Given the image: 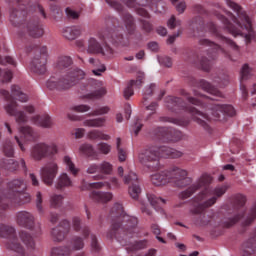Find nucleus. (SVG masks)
I'll list each match as a JSON object with an SVG mask.
<instances>
[{
    "label": "nucleus",
    "instance_id": "f257e3e1",
    "mask_svg": "<svg viewBox=\"0 0 256 256\" xmlns=\"http://www.w3.org/2000/svg\"><path fill=\"white\" fill-rule=\"evenodd\" d=\"M213 178L208 175H202L194 184L179 194L180 199H189L194 193L202 190L195 198L193 208L191 209L192 220L195 225L205 227L209 223H217L224 229H229L233 225H237L243 217H245V202L247 199L241 194L232 196L229 201L224 204L218 213L213 216L205 215V209L213 207L224 193H227L229 187L227 185L211 188Z\"/></svg>",
    "mask_w": 256,
    "mask_h": 256
},
{
    "label": "nucleus",
    "instance_id": "f03ea898",
    "mask_svg": "<svg viewBox=\"0 0 256 256\" xmlns=\"http://www.w3.org/2000/svg\"><path fill=\"white\" fill-rule=\"evenodd\" d=\"M25 19H27V11L25 9L21 11L17 9L11 10L10 22L14 27L22 25V30L19 32L20 43L24 45L25 51L32 55L30 71L34 75H45L47 73V46H42L41 43H35L29 39V37H43L45 31L39 20L32 19L23 24Z\"/></svg>",
    "mask_w": 256,
    "mask_h": 256
},
{
    "label": "nucleus",
    "instance_id": "7ed1b4c3",
    "mask_svg": "<svg viewBox=\"0 0 256 256\" xmlns=\"http://www.w3.org/2000/svg\"><path fill=\"white\" fill-rule=\"evenodd\" d=\"M194 95L195 97H187L188 102L190 105H196V107L206 109V113L197 110L195 107L187 105V103L183 102L181 98L173 96H168L166 98V106L169 111H172V113H181V111H184V113H190L194 121L205 129H209L207 121H211L212 119L214 121H219V119H221V115H228V117H233V115H235V108L232 105L217 104L215 103V99L197 91H194Z\"/></svg>",
    "mask_w": 256,
    "mask_h": 256
},
{
    "label": "nucleus",
    "instance_id": "20e7f679",
    "mask_svg": "<svg viewBox=\"0 0 256 256\" xmlns=\"http://www.w3.org/2000/svg\"><path fill=\"white\" fill-rule=\"evenodd\" d=\"M109 217L112 220V225L107 233L108 239H116L122 245H129V239L132 237H147L149 235L147 232L143 235L139 233V227H137L139 221L136 217L125 214L121 203L113 205Z\"/></svg>",
    "mask_w": 256,
    "mask_h": 256
},
{
    "label": "nucleus",
    "instance_id": "39448f33",
    "mask_svg": "<svg viewBox=\"0 0 256 256\" xmlns=\"http://www.w3.org/2000/svg\"><path fill=\"white\" fill-rule=\"evenodd\" d=\"M226 5L227 7L232 9L234 13H236L238 18L235 17L233 13L225 11L226 15L229 18L225 17L222 14H216L217 19H219V21L223 23L224 28L226 29V31H228V33H231V35H233L234 37L240 35L245 39L246 43H251V40L255 39V31L253 30L251 18H249L247 13L239 4L231 0H226ZM229 19L233 21L234 24L231 23Z\"/></svg>",
    "mask_w": 256,
    "mask_h": 256
},
{
    "label": "nucleus",
    "instance_id": "423d86ee",
    "mask_svg": "<svg viewBox=\"0 0 256 256\" xmlns=\"http://www.w3.org/2000/svg\"><path fill=\"white\" fill-rule=\"evenodd\" d=\"M55 69L58 73H66V75L62 77L51 76L46 82L49 91H69L71 87H75L85 77L83 70L73 67V58L70 56H59L56 60Z\"/></svg>",
    "mask_w": 256,
    "mask_h": 256
},
{
    "label": "nucleus",
    "instance_id": "0eeeda50",
    "mask_svg": "<svg viewBox=\"0 0 256 256\" xmlns=\"http://www.w3.org/2000/svg\"><path fill=\"white\" fill-rule=\"evenodd\" d=\"M161 157L179 159V157H183V152L169 146H147L138 155L139 162L150 171H157L161 167Z\"/></svg>",
    "mask_w": 256,
    "mask_h": 256
},
{
    "label": "nucleus",
    "instance_id": "6e6552de",
    "mask_svg": "<svg viewBox=\"0 0 256 256\" xmlns=\"http://www.w3.org/2000/svg\"><path fill=\"white\" fill-rule=\"evenodd\" d=\"M100 41L105 43L104 48L95 38L91 37L88 40L87 53L90 55H102L106 59L113 57V49L107 45V41L114 45H126L123 34L115 31L111 34L109 30H103L98 33Z\"/></svg>",
    "mask_w": 256,
    "mask_h": 256
},
{
    "label": "nucleus",
    "instance_id": "1a4fd4ad",
    "mask_svg": "<svg viewBox=\"0 0 256 256\" xmlns=\"http://www.w3.org/2000/svg\"><path fill=\"white\" fill-rule=\"evenodd\" d=\"M187 175H189L187 170L173 166L168 170L153 174L151 182L156 187L167 185V183H172L175 187H187V185L192 183L191 178L187 177Z\"/></svg>",
    "mask_w": 256,
    "mask_h": 256
},
{
    "label": "nucleus",
    "instance_id": "9d476101",
    "mask_svg": "<svg viewBox=\"0 0 256 256\" xmlns=\"http://www.w3.org/2000/svg\"><path fill=\"white\" fill-rule=\"evenodd\" d=\"M189 29L193 31L196 37H204L205 33H207L208 31V33H211L213 37L218 39V41H220V43H222L223 45L231 47L232 49H234V51H239V46H237V44H235L233 40L222 36L219 32V28H217V25H215V23L208 22L205 25V23L203 22V17L201 16H196L191 20Z\"/></svg>",
    "mask_w": 256,
    "mask_h": 256
},
{
    "label": "nucleus",
    "instance_id": "9b49d317",
    "mask_svg": "<svg viewBox=\"0 0 256 256\" xmlns=\"http://www.w3.org/2000/svg\"><path fill=\"white\" fill-rule=\"evenodd\" d=\"M199 45H202L203 47H209L207 52V57L203 56L200 59V67L202 71H211V65L212 61H215L219 55H223V57H226V59H230V61H235L231 57V54L227 52L223 47L218 45L217 43L209 40V39H200Z\"/></svg>",
    "mask_w": 256,
    "mask_h": 256
},
{
    "label": "nucleus",
    "instance_id": "f8f14e48",
    "mask_svg": "<svg viewBox=\"0 0 256 256\" xmlns=\"http://www.w3.org/2000/svg\"><path fill=\"white\" fill-rule=\"evenodd\" d=\"M0 237L7 239L6 249L14 251L20 256H26L25 248L23 245H21V243H19V239L17 238L15 227L6 224H0Z\"/></svg>",
    "mask_w": 256,
    "mask_h": 256
},
{
    "label": "nucleus",
    "instance_id": "ddd939ff",
    "mask_svg": "<svg viewBox=\"0 0 256 256\" xmlns=\"http://www.w3.org/2000/svg\"><path fill=\"white\" fill-rule=\"evenodd\" d=\"M57 153H59V150L54 143L47 144L45 142H39L32 146L30 157H32L34 161H43V159L54 157Z\"/></svg>",
    "mask_w": 256,
    "mask_h": 256
},
{
    "label": "nucleus",
    "instance_id": "4468645a",
    "mask_svg": "<svg viewBox=\"0 0 256 256\" xmlns=\"http://www.w3.org/2000/svg\"><path fill=\"white\" fill-rule=\"evenodd\" d=\"M0 95L4 97L5 101H7V105L4 106V109L8 115H11L12 117H15L16 123H27L28 118L25 112L18 110L17 102L9 94V91L0 89Z\"/></svg>",
    "mask_w": 256,
    "mask_h": 256
},
{
    "label": "nucleus",
    "instance_id": "2eb2a0df",
    "mask_svg": "<svg viewBox=\"0 0 256 256\" xmlns=\"http://www.w3.org/2000/svg\"><path fill=\"white\" fill-rule=\"evenodd\" d=\"M105 2L119 13L127 33H129V35H133V33H135V19L133 18V15L127 12L125 7L115 0H105Z\"/></svg>",
    "mask_w": 256,
    "mask_h": 256
},
{
    "label": "nucleus",
    "instance_id": "dca6fc26",
    "mask_svg": "<svg viewBox=\"0 0 256 256\" xmlns=\"http://www.w3.org/2000/svg\"><path fill=\"white\" fill-rule=\"evenodd\" d=\"M82 91H90L87 94L86 99H101L104 95H107V90L103 87V82L95 80L93 78L87 79L82 83Z\"/></svg>",
    "mask_w": 256,
    "mask_h": 256
},
{
    "label": "nucleus",
    "instance_id": "f3484780",
    "mask_svg": "<svg viewBox=\"0 0 256 256\" xmlns=\"http://www.w3.org/2000/svg\"><path fill=\"white\" fill-rule=\"evenodd\" d=\"M16 223L24 229L33 231L35 235H41V224L35 223V216L31 212L20 211L16 214Z\"/></svg>",
    "mask_w": 256,
    "mask_h": 256
},
{
    "label": "nucleus",
    "instance_id": "a211bd4d",
    "mask_svg": "<svg viewBox=\"0 0 256 256\" xmlns=\"http://www.w3.org/2000/svg\"><path fill=\"white\" fill-rule=\"evenodd\" d=\"M154 135L162 143H176L183 139V132L175 128L159 127L154 130Z\"/></svg>",
    "mask_w": 256,
    "mask_h": 256
},
{
    "label": "nucleus",
    "instance_id": "6ab92c4d",
    "mask_svg": "<svg viewBox=\"0 0 256 256\" xmlns=\"http://www.w3.org/2000/svg\"><path fill=\"white\" fill-rule=\"evenodd\" d=\"M31 202V195L29 193L22 191L18 192L12 197H0V211H7L9 209V203H14L15 205H25V203ZM3 213L0 212V217H3Z\"/></svg>",
    "mask_w": 256,
    "mask_h": 256
},
{
    "label": "nucleus",
    "instance_id": "aec40b11",
    "mask_svg": "<svg viewBox=\"0 0 256 256\" xmlns=\"http://www.w3.org/2000/svg\"><path fill=\"white\" fill-rule=\"evenodd\" d=\"M123 182L125 185H130L128 188V193L131 199L137 201L143 191L141 188V183L139 182V176H137L135 172H129L124 176Z\"/></svg>",
    "mask_w": 256,
    "mask_h": 256
},
{
    "label": "nucleus",
    "instance_id": "412c9836",
    "mask_svg": "<svg viewBox=\"0 0 256 256\" xmlns=\"http://www.w3.org/2000/svg\"><path fill=\"white\" fill-rule=\"evenodd\" d=\"M86 173L89 175H95V173H98L94 179H104L107 175H113V164L108 161H102L99 164L94 163L87 168Z\"/></svg>",
    "mask_w": 256,
    "mask_h": 256
},
{
    "label": "nucleus",
    "instance_id": "4be33fe9",
    "mask_svg": "<svg viewBox=\"0 0 256 256\" xmlns=\"http://www.w3.org/2000/svg\"><path fill=\"white\" fill-rule=\"evenodd\" d=\"M58 174H59V165L57 164V162H54V161L48 162L40 170L42 181L48 187H51V185H53Z\"/></svg>",
    "mask_w": 256,
    "mask_h": 256
},
{
    "label": "nucleus",
    "instance_id": "5701e85b",
    "mask_svg": "<svg viewBox=\"0 0 256 256\" xmlns=\"http://www.w3.org/2000/svg\"><path fill=\"white\" fill-rule=\"evenodd\" d=\"M69 231H71V223L68 220L61 221L58 226L51 230V237L54 243H63L67 235H69Z\"/></svg>",
    "mask_w": 256,
    "mask_h": 256
},
{
    "label": "nucleus",
    "instance_id": "b1692460",
    "mask_svg": "<svg viewBox=\"0 0 256 256\" xmlns=\"http://www.w3.org/2000/svg\"><path fill=\"white\" fill-rule=\"evenodd\" d=\"M27 189V184L23 179H14L8 183V194L3 191L2 197H15L17 193H23Z\"/></svg>",
    "mask_w": 256,
    "mask_h": 256
},
{
    "label": "nucleus",
    "instance_id": "393cba45",
    "mask_svg": "<svg viewBox=\"0 0 256 256\" xmlns=\"http://www.w3.org/2000/svg\"><path fill=\"white\" fill-rule=\"evenodd\" d=\"M144 79H145V73L138 72L137 76H136V80H131L124 90L125 99H129V98L133 97V95H135L133 87H137L139 89V87H141V85H143Z\"/></svg>",
    "mask_w": 256,
    "mask_h": 256
},
{
    "label": "nucleus",
    "instance_id": "a878e982",
    "mask_svg": "<svg viewBox=\"0 0 256 256\" xmlns=\"http://www.w3.org/2000/svg\"><path fill=\"white\" fill-rule=\"evenodd\" d=\"M251 77V68L249 67V64H244L242 66L241 72H240V91L242 92L243 99H247V86L243 83V81H247Z\"/></svg>",
    "mask_w": 256,
    "mask_h": 256
},
{
    "label": "nucleus",
    "instance_id": "bb28decb",
    "mask_svg": "<svg viewBox=\"0 0 256 256\" xmlns=\"http://www.w3.org/2000/svg\"><path fill=\"white\" fill-rule=\"evenodd\" d=\"M194 85L196 87H200V89H203V91H206V93H209L210 95H213L214 97H223V93H221V91H219V89L213 87V85H211V83H209L205 79L196 81Z\"/></svg>",
    "mask_w": 256,
    "mask_h": 256
},
{
    "label": "nucleus",
    "instance_id": "cd10ccee",
    "mask_svg": "<svg viewBox=\"0 0 256 256\" xmlns=\"http://www.w3.org/2000/svg\"><path fill=\"white\" fill-rule=\"evenodd\" d=\"M31 122L37 127H43L44 129H49L53 127V120L49 114L36 115L31 118Z\"/></svg>",
    "mask_w": 256,
    "mask_h": 256
},
{
    "label": "nucleus",
    "instance_id": "c85d7f7f",
    "mask_svg": "<svg viewBox=\"0 0 256 256\" xmlns=\"http://www.w3.org/2000/svg\"><path fill=\"white\" fill-rule=\"evenodd\" d=\"M21 139L23 141H37L39 139V133L35 132L31 126H22L19 128Z\"/></svg>",
    "mask_w": 256,
    "mask_h": 256
},
{
    "label": "nucleus",
    "instance_id": "c756f323",
    "mask_svg": "<svg viewBox=\"0 0 256 256\" xmlns=\"http://www.w3.org/2000/svg\"><path fill=\"white\" fill-rule=\"evenodd\" d=\"M90 199H92L96 203H109V201L113 200V193L92 191L90 194Z\"/></svg>",
    "mask_w": 256,
    "mask_h": 256
},
{
    "label": "nucleus",
    "instance_id": "7c9ffc66",
    "mask_svg": "<svg viewBox=\"0 0 256 256\" xmlns=\"http://www.w3.org/2000/svg\"><path fill=\"white\" fill-rule=\"evenodd\" d=\"M73 185V180H71V177H69V174L63 172L61 173L56 181V189L59 191H63L65 189H69Z\"/></svg>",
    "mask_w": 256,
    "mask_h": 256
},
{
    "label": "nucleus",
    "instance_id": "2f4dec72",
    "mask_svg": "<svg viewBox=\"0 0 256 256\" xmlns=\"http://www.w3.org/2000/svg\"><path fill=\"white\" fill-rule=\"evenodd\" d=\"M111 185L113 189H119L120 185L119 180L116 177H112L110 179V183L105 181V182H94L89 184L90 189H102V187H106L107 189H111Z\"/></svg>",
    "mask_w": 256,
    "mask_h": 256
},
{
    "label": "nucleus",
    "instance_id": "473e14b6",
    "mask_svg": "<svg viewBox=\"0 0 256 256\" xmlns=\"http://www.w3.org/2000/svg\"><path fill=\"white\" fill-rule=\"evenodd\" d=\"M123 1L127 5V7H129L130 9H135L136 13L141 17H145V19H149V17H151V15H149V12L137 3V0H123Z\"/></svg>",
    "mask_w": 256,
    "mask_h": 256
},
{
    "label": "nucleus",
    "instance_id": "72a5a7b5",
    "mask_svg": "<svg viewBox=\"0 0 256 256\" xmlns=\"http://www.w3.org/2000/svg\"><path fill=\"white\" fill-rule=\"evenodd\" d=\"M63 37L65 39H68L69 41H73L81 35V27L79 26H72V27H66L62 31Z\"/></svg>",
    "mask_w": 256,
    "mask_h": 256
},
{
    "label": "nucleus",
    "instance_id": "f704fd0d",
    "mask_svg": "<svg viewBox=\"0 0 256 256\" xmlns=\"http://www.w3.org/2000/svg\"><path fill=\"white\" fill-rule=\"evenodd\" d=\"M20 239L24 243L25 247L30 251H35V247H37V243L33 236L29 234L27 231L20 232Z\"/></svg>",
    "mask_w": 256,
    "mask_h": 256
},
{
    "label": "nucleus",
    "instance_id": "c9c22d12",
    "mask_svg": "<svg viewBox=\"0 0 256 256\" xmlns=\"http://www.w3.org/2000/svg\"><path fill=\"white\" fill-rule=\"evenodd\" d=\"M162 123H173V125H178L179 127H187L189 125V119L184 118H173L169 116H163L159 118Z\"/></svg>",
    "mask_w": 256,
    "mask_h": 256
},
{
    "label": "nucleus",
    "instance_id": "e433bc0d",
    "mask_svg": "<svg viewBox=\"0 0 256 256\" xmlns=\"http://www.w3.org/2000/svg\"><path fill=\"white\" fill-rule=\"evenodd\" d=\"M72 250L71 246H56L53 247L50 251V256H71Z\"/></svg>",
    "mask_w": 256,
    "mask_h": 256
},
{
    "label": "nucleus",
    "instance_id": "4c0bfd02",
    "mask_svg": "<svg viewBox=\"0 0 256 256\" xmlns=\"http://www.w3.org/2000/svg\"><path fill=\"white\" fill-rule=\"evenodd\" d=\"M63 163L68 173H70V175H73V177H77V175H79V168L75 166V163L73 162V159H71L70 156H64Z\"/></svg>",
    "mask_w": 256,
    "mask_h": 256
},
{
    "label": "nucleus",
    "instance_id": "58836bf2",
    "mask_svg": "<svg viewBox=\"0 0 256 256\" xmlns=\"http://www.w3.org/2000/svg\"><path fill=\"white\" fill-rule=\"evenodd\" d=\"M72 227L74 229V231H82V235L84 236L85 239H87V237H89L91 230H89V227L85 226L83 228H81V219L77 216L72 218Z\"/></svg>",
    "mask_w": 256,
    "mask_h": 256
},
{
    "label": "nucleus",
    "instance_id": "ea45409f",
    "mask_svg": "<svg viewBox=\"0 0 256 256\" xmlns=\"http://www.w3.org/2000/svg\"><path fill=\"white\" fill-rule=\"evenodd\" d=\"M90 65H93L95 69L92 70L93 75H96V77H100L101 73H105L107 71V68L101 64V61L95 59V58H90L88 60Z\"/></svg>",
    "mask_w": 256,
    "mask_h": 256
},
{
    "label": "nucleus",
    "instance_id": "a19ab883",
    "mask_svg": "<svg viewBox=\"0 0 256 256\" xmlns=\"http://www.w3.org/2000/svg\"><path fill=\"white\" fill-rule=\"evenodd\" d=\"M11 91L13 97L21 103H27L29 101V96H27L18 85H13Z\"/></svg>",
    "mask_w": 256,
    "mask_h": 256
},
{
    "label": "nucleus",
    "instance_id": "79ce46f5",
    "mask_svg": "<svg viewBox=\"0 0 256 256\" xmlns=\"http://www.w3.org/2000/svg\"><path fill=\"white\" fill-rule=\"evenodd\" d=\"M147 198H148L150 205H152V207H154V209H161V207H163V205H165V203H167V200H165L161 197H158L155 194H147Z\"/></svg>",
    "mask_w": 256,
    "mask_h": 256
},
{
    "label": "nucleus",
    "instance_id": "37998d69",
    "mask_svg": "<svg viewBox=\"0 0 256 256\" xmlns=\"http://www.w3.org/2000/svg\"><path fill=\"white\" fill-rule=\"evenodd\" d=\"M88 139H91L92 141L99 140V141H109L111 139V136L103 133L100 130H91L88 133Z\"/></svg>",
    "mask_w": 256,
    "mask_h": 256
},
{
    "label": "nucleus",
    "instance_id": "c03bdc74",
    "mask_svg": "<svg viewBox=\"0 0 256 256\" xmlns=\"http://www.w3.org/2000/svg\"><path fill=\"white\" fill-rule=\"evenodd\" d=\"M68 247H70L72 252L81 251V249L85 247V242L83 241V238L76 236L71 239L70 245H68Z\"/></svg>",
    "mask_w": 256,
    "mask_h": 256
},
{
    "label": "nucleus",
    "instance_id": "a18cd8bd",
    "mask_svg": "<svg viewBox=\"0 0 256 256\" xmlns=\"http://www.w3.org/2000/svg\"><path fill=\"white\" fill-rule=\"evenodd\" d=\"M107 119L105 117L88 119L84 121L85 127H103Z\"/></svg>",
    "mask_w": 256,
    "mask_h": 256
},
{
    "label": "nucleus",
    "instance_id": "49530a36",
    "mask_svg": "<svg viewBox=\"0 0 256 256\" xmlns=\"http://www.w3.org/2000/svg\"><path fill=\"white\" fill-rule=\"evenodd\" d=\"M116 149L118 151V160L123 163L127 159V150L121 148V138L116 139Z\"/></svg>",
    "mask_w": 256,
    "mask_h": 256
},
{
    "label": "nucleus",
    "instance_id": "de8ad7c7",
    "mask_svg": "<svg viewBox=\"0 0 256 256\" xmlns=\"http://www.w3.org/2000/svg\"><path fill=\"white\" fill-rule=\"evenodd\" d=\"M2 151L6 157H13V155H15V148L13 147V143L9 140L4 142Z\"/></svg>",
    "mask_w": 256,
    "mask_h": 256
},
{
    "label": "nucleus",
    "instance_id": "09e8293b",
    "mask_svg": "<svg viewBox=\"0 0 256 256\" xmlns=\"http://www.w3.org/2000/svg\"><path fill=\"white\" fill-rule=\"evenodd\" d=\"M50 205L54 209H59L63 205V195L54 194L50 197Z\"/></svg>",
    "mask_w": 256,
    "mask_h": 256
},
{
    "label": "nucleus",
    "instance_id": "8fccbe9b",
    "mask_svg": "<svg viewBox=\"0 0 256 256\" xmlns=\"http://www.w3.org/2000/svg\"><path fill=\"white\" fill-rule=\"evenodd\" d=\"M255 219H256V201H255L254 205L252 206L248 217L243 222V226L249 227V225H251V223H253V221H255Z\"/></svg>",
    "mask_w": 256,
    "mask_h": 256
},
{
    "label": "nucleus",
    "instance_id": "3c124183",
    "mask_svg": "<svg viewBox=\"0 0 256 256\" xmlns=\"http://www.w3.org/2000/svg\"><path fill=\"white\" fill-rule=\"evenodd\" d=\"M214 83H218L219 87H226V85H229V74H220L219 77L214 79Z\"/></svg>",
    "mask_w": 256,
    "mask_h": 256
},
{
    "label": "nucleus",
    "instance_id": "603ef678",
    "mask_svg": "<svg viewBox=\"0 0 256 256\" xmlns=\"http://www.w3.org/2000/svg\"><path fill=\"white\" fill-rule=\"evenodd\" d=\"M81 153H84V155H87L88 157H95V149L91 144H84L80 147Z\"/></svg>",
    "mask_w": 256,
    "mask_h": 256
},
{
    "label": "nucleus",
    "instance_id": "864d4df0",
    "mask_svg": "<svg viewBox=\"0 0 256 256\" xmlns=\"http://www.w3.org/2000/svg\"><path fill=\"white\" fill-rule=\"evenodd\" d=\"M35 203H36V208H37L38 213L44 214L45 210L43 208V194L41 192L36 193Z\"/></svg>",
    "mask_w": 256,
    "mask_h": 256
},
{
    "label": "nucleus",
    "instance_id": "5fc2aeb1",
    "mask_svg": "<svg viewBox=\"0 0 256 256\" xmlns=\"http://www.w3.org/2000/svg\"><path fill=\"white\" fill-rule=\"evenodd\" d=\"M147 245H149V240L136 241L130 247V251H139V249H146Z\"/></svg>",
    "mask_w": 256,
    "mask_h": 256
},
{
    "label": "nucleus",
    "instance_id": "6e6d98bb",
    "mask_svg": "<svg viewBox=\"0 0 256 256\" xmlns=\"http://www.w3.org/2000/svg\"><path fill=\"white\" fill-rule=\"evenodd\" d=\"M170 2L172 5H175L176 11H178V13H185V9H187V4L185 1L179 2V0H170Z\"/></svg>",
    "mask_w": 256,
    "mask_h": 256
},
{
    "label": "nucleus",
    "instance_id": "4d7b16f0",
    "mask_svg": "<svg viewBox=\"0 0 256 256\" xmlns=\"http://www.w3.org/2000/svg\"><path fill=\"white\" fill-rule=\"evenodd\" d=\"M91 249L94 253H99L101 251V245L99 244L95 234H91Z\"/></svg>",
    "mask_w": 256,
    "mask_h": 256
},
{
    "label": "nucleus",
    "instance_id": "13d9d810",
    "mask_svg": "<svg viewBox=\"0 0 256 256\" xmlns=\"http://www.w3.org/2000/svg\"><path fill=\"white\" fill-rule=\"evenodd\" d=\"M157 86L155 84H151L149 87H146L144 89V93H143V103L145 105V101H147V99H149V97H151L153 95V91H155V88Z\"/></svg>",
    "mask_w": 256,
    "mask_h": 256
},
{
    "label": "nucleus",
    "instance_id": "bf43d9fd",
    "mask_svg": "<svg viewBox=\"0 0 256 256\" xmlns=\"http://www.w3.org/2000/svg\"><path fill=\"white\" fill-rule=\"evenodd\" d=\"M97 149L98 151H100V153H102L103 155H109V153H111V145L105 143V142H100L97 145Z\"/></svg>",
    "mask_w": 256,
    "mask_h": 256
},
{
    "label": "nucleus",
    "instance_id": "052dcab7",
    "mask_svg": "<svg viewBox=\"0 0 256 256\" xmlns=\"http://www.w3.org/2000/svg\"><path fill=\"white\" fill-rule=\"evenodd\" d=\"M0 77H2L3 83H9V81L13 79V72L10 70L3 71L0 69Z\"/></svg>",
    "mask_w": 256,
    "mask_h": 256
},
{
    "label": "nucleus",
    "instance_id": "680f3d73",
    "mask_svg": "<svg viewBox=\"0 0 256 256\" xmlns=\"http://www.w3.org/2000/svg\"><path fill=\"white\" fill-rule=\"evenodd\" d=\"M109 111H111V108H109L108 106H103V107H100L96 110H94L91 115L93 117H97L99 115H107V113H109Z\"/></svg>",
    "mask_w": 256,
    "mask_h": 256
},
{
    "label": "nucleus",
    "instance_id": "e2e57ef3",
    "mask_svg": "<svg viewBox=\"0 0 256 256\" xmlns=\"http://www.w3.org/2000/svg\"><path fill=\"white\" fill-rule=\"evenodd\" d=\"M71 110L76 111V113H87V111L91 110V107L89 105L81 104V105L73 106Z\"/></svg>",
    "mask_w": 256,
    "mask_h": 256
},
{
    "label": "nucleus",
    "instance_id": "0e129e2a",
    "mask_svg": "<svg viewBox=\"0 0 256 256\" xmlns=\"http://www.w3.org/2000/svg\"><path fill=\"white\" fill-rule=\"evenodd\" d=\"M167 25L169 29H175V27H179L181 25V20H177L175 16H171L167 22Z\"/></svg>",
    "mask_w": 256,
    "mask_h": 256
},
{
    "label": "nucleus",
    "instance_id": "69168bd1",
    "mask_svg": "<svg viewBox=\"0 0 256 256\" xmlns=\"http://www.w3.org/2000/svg\"><path fill=\"white\" fill-rule=\"evenodd\" d=\"M159 63L164 65V67H171L173 65V61L167 56L159 58Z\"/></svg>",
    "mask_w": 256,
    "mask_h": 256
},
{
    "label": "nucleus",
    "instance_id": "338daca9",
    "mask_svg": "<svg viewBox=\"0 0 256 256\" xmlns=\"http://www.w3.org/2000/svg\"><path fill=\"white\" fill-rule=\"evenodd\" d=\"M143 127V124L141 123V120L137 119L135 124L132 126V131H134V135L138 136L139 131H141Z\"/></svg>",
    "mask_w": 256,
    "mask_h": 256
},
{
    "label": "nucleus",
    "instance_id": "774afa93",
    "mask_svg": "<svg viewBox=\"0 0 256 256\" xmlns=\"http://www.w3.org/2000/svg\"><path fill=\"white\" fill-rule=\"evenodd\" d=\"M65 11L68 19H79V13L75 12L73 9L66 8Z\"/></svg>",
    "mask_w": 256,
    "mask_h": 256
}]
</instances>
